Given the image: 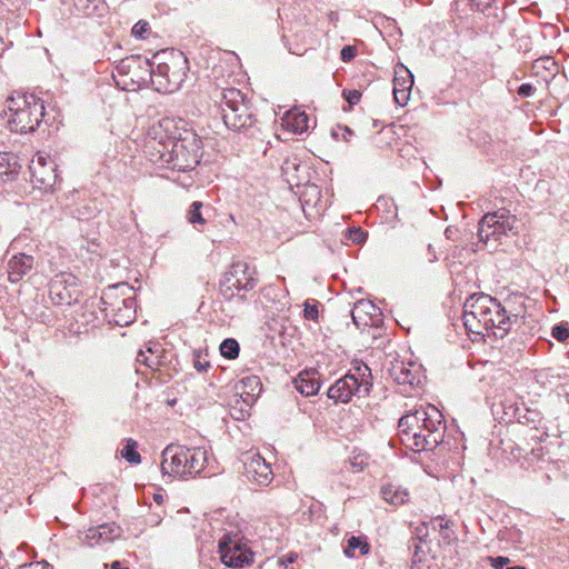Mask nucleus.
<instances>
[{
  "instance_id": "nucleus-1",
  "label": "nucleus",
  "mask_w": 569,
  "mask_h": 569,
  "mask_svg": "<svg viewBox=\"0 0 569 569\" xmlns=\"http://www.w3.org/2000/svg\"><path fill=\"white\" fill-rule=\"evenodd\" d=\"M156 137L149 142L157 151L152 159L160 167L187 172L196 169L202 157L201 139L192 131L178 127L174 119H162L153 128Z\"/></svg>"
},
{
  "instance_id": "nucleus-2",
  "label": "nucleus",
  "mask_w": 569,
  "mask_h": 569,
  "mask_svg": "<svg viewBox=\"0 0 569 569\" xmlns=\"http://www.w3.org/2000/svg\"><path fill=\"white\" fill-rule=\"evenodd\" d=\"M463 325L470 333L505 338L520 317L506 310L501 302L483 292L469 296L463 303Z\"/></svg>"
},
{
  "instance_id": "nucleus-3",
  "label": "nucleus",
  "mask_w": 569,
  "mask_h": 569,
  "mask_svg": "<svg viewBox=\"0 0 569 569\" xmlns=\"http://www.w3.org/2000/svg\"><path fill=\"white\" fill-rule=\"evenodd\" d=\"M401 442L409 449L432 451L443 442L446 422L433 405L421 406L403 415L398 422Z\"/></svg>"
},
{
  "instance_id": "nucleus-4",
  "label": "nucleus",
  "mask_w": 569,
  "mask_h": 569,
  "mask_svg": "<svg viewBox=\"0 0 569 569\" xmlns=\"http://www.w3.org/2000/svg\"><path fill=\"white\" fill-rule=\"evenodd\" d=\"M153 60V88L162 93H172L179 90L189 70V61L183 52L163 51L154 54Z\"/></svg>"
},
{
  "instance_id": "nucleus-5",
  "label": "nucleus",
  "mask_w": 569,
  "mask_h": 569,
  "mask_svg": "<svg viewBox=\"0 0 569 569\" xmlns=\"http://www.w3.org/2000/svg\"><path fill=\"white\" fill-rule=\"evenodd\" d=\"M10 130L18 133L34 131L44 117L43 102L32 93H17L8 100Z\"/></svg>"
},
{
  "instance_id": "nucleus-6",
  "label": "nucleus",
  "mask_w": 569,
  "mask_h": 569,
  "mask_svg": "<svg viewBox=\"0 0 569 569\" xmlns=\"http://www.w3.org/2000/svg\"><path fill=\"white\" fill-rule=\"evenodd\" d=\"M372 388L371 369L365 363H357L327 390V397L335 403H348L357 397H367Z\"/></svg>"
},
{
  "instance_id": "nucleus-7",
  "label": "nucleus",
  "mask_w": 569,
  "mask_h": 569,
  "mask_svg": "<svg viewBox=\"0 0 569 569\" xmlns=\"http://www.w3.org/2000/svg\"><path fill=\"white\" fill-rule=\"evenodd\" d=\"M131 288L127 283L109 287L101 297V308L109 323L126 327L136 319L137 302L132 296L124 297Z\"/></svg>"
},
{
  "instance_id": "nucleus-8",
  "label": "nucleus",
  "mask_w": 569,
  "mask_h": 569,
  "mask_svg": "<svg viewBox=\"0 0 569 569\" xmlns=\"http://www.w3.org/2000/svg\"><path fill=\"white\" fill-rule=\"evenodd\" d=\"M221 112L224 124L234 131L251 128L256 122L250 101L236 88L221 91Z\"/></svg>"
},
{
  "instance_id": "nucleus-9",
  "label": "nucleus",
  "mask_w": 569,
  "mask_h": 569,
  "mask_svg": "<svg viewBox=\"0 0 569 569\" xmlns=\"http://www.w3.org/2000/svg\"><path fill=\"white\" fill-rule=\"evenodd\" d=\"M116 70L118 76L113 78L124 90L134 91L149 83L153 86L154 60L140 54L129 56L119 61Z\"/></svg>"
},
{
  "instance_id": "nucleus-10",
  "label": "nucleus",
  "mask_w": 569,
  "mask_h": 569,
  "mask_svg": "<svg viewBox=\"0 0 569 569\" xmlns=\"http://www.w3.org/2000/svg\"><path fill=\"white\" fill-rule=\"evenodd\" d=\"M257 284V280L253 277L247 262L238 261L233 262L228 272H226L223 279L220 282L221 295L231 300L238 297L239 300L246 301V295H239L240 291H250Z\"/></svg>"
},
{
  "instance_id": "nucleus-11",
  "label": "nucleus",
  "mask_w": 569,
  "mask_h": 569,
  "mask_svg": "<svg viewBox=\"0 0 569 569\" xmlns=\"http://www.w3.org/2000/svg\"><path fill=\"white\" fill-rule=\"evenodd\" d=\"M517 222L516 216L510 214L508 210L500 209L488 212L479 222V240L487 243L491 238L498 241L501 236L515 234L517 232Z\"/></svg>"
},
{
  "instance_id": "nucleus-12",
  "label": "nucleus",
  "mask_w": 569,
  "mask_h": 569,
  "mask_svg": "<svg viewBox=\"0 0 569 569\" xmlns=\"http://www.w3.org/2000/svg\"><path fill=\"white\" fill-rule=\"evenodd\" d=\"M49 297L57 306L78 303L82 297L80 280L70 272L56 274L50 281Z\"/></svg>"
},
{
  "instance_id": "nucleus-13",
  "label": "nucleus",
  "mask_w": 569,
  "mask_h": 569,
  "mask_svg": "<svg viewBox=\"0 0 569 569\" xmlns=\"http://www.w3.org/2000/svg\"><path fill=\"white\" fill-rule=\"evenodd\" d=\"M219 553L221 561L230 568H242L252 560V552L243 549L239 533L226 532L220 538Z\"/></svg>"
},
{
  "instance_id": "nucleus-14",
  "label": "nucleus",
  "mask_w": 569,
  "mask_h": 569,
  "mask_svg": "<svg viewBox=\"0 0 569 569\" xmlns=\"http://www.w3.org/2000/svg\"><path fill=\"white\" fill-rule=\"evenodd\" d=\"M243 475L247 480L258 486H268L273 480L270 463L259 453L247 452L243 456Z\"/></svg>"
},
{
  "instance_id": "nucleus-15",
  "label": "nucleus",
  "mask_w": 569,
  "mask_h": 569,
  "mask_svg": "<svg viewBox=\"0 0 569 569\" xmlns=\"http://www.w3.org/2000/svg\"><path fill=\"white\" fill-rule=\"evenodd\" d=\"M188 448L179 445H169L162 451L161 471L163 475L186 476L183 460H187Z\"/></svg>"
},
{
  "instance_id": "nucleus-16",
  "label": "nucleus",
  "mask_w": 569,
  "mask_h": 569,
  "mask_svg": "<svg viewBox=\"0 0 569 569\" xmlns=\"http://www.w3.org/2000/svg\"><path fill=\"white\" fill-rule=\"evenodd\" d=\"M412 86L413 74L405 64L398 63L393 77V98L397 104L405 107L408 103Z\"/></svg>"
},
{
  "instance_id": "nucleus-17",
  "label": "nucleus",
  "mask_w": 569,
  "mask_h": 569,
  "mask_svg": "<svg viewBox=\"0 0 569 569\" xmlns=\"http://www.w3.org/2000/svg\"><path fill=\"white\" fill-rule=\"evenodd\" d=\"M281 174L286 182L292 187H299L308 182L307 166L298 157H288L281 164Z\"/></svg>"
},
{
  "instance_id": "nucleus-18",
  "label": "nucleus",
  "mask_w": 569,
  "mask_h": 569,
  "mask_svg": "<svg viewBox=\"0 0 569 569\" xmlns=\"http://www.w3.org/2000/svg\"><path fill=\"white\" fill-rule=\"evenodd\" d=\"M121 528L114 522L91 527L84 532L83 541L93 547L96 545L112 542L121 536Z\"/></svg>"
},
{
  "instance_id": "nucleus-19",
  "label": "nucleus",
  "mask_w": 569,
  "mask_h": 569,
  "mask_svg": "<svg viewBox=\"0 0 569 569\" xmlns=\"http://www.w3.org/2000/svg\"><path fill=\"white\" fill-rule=\"evenodd\" d=\"M389 376L400 386L413 387L420 383L418 367L403 361H395L388 369Z\"/></svg>"
},
{
  "instance_id": "nucleus-20",
  "label": "nucleus",
  "mask_w": 569,
  "mask_h": 569,
  "mask_svg": "<svg viewBox=\"0 0 569 569\" xmlns=\"http://www.w3.org/2000/svg\"><path fill=\"white\" fill-rule=\"evenodd\" d=\"M30 169H31L32 182L39 189H43L44 191L52 190L53 186L56 184V182L58 180L54 164L51 166L50 168H47L44 158L39 157L37 162L33 163L30 167Z\"/></svg>"
},
{
  "instance_id": "nucleus-21",
  "label": "nucleus",
  "mask_w": 569,
  "mask_h": 569,
  "mask_svg": "<svg viewBox=\"0 0 569 569\" xmlns=\"http://www.w3.org/2000/svg\"><path fill=\"white\" fill-rule=\"evenodd\" d=\"M295 388L305 397L317 395L320 389V377L316 369L303 370L293 380Z\"/></svg>"
},
{
  "instance_id": "nucleus-22",
  "label": "nucleus",
  "mask_w": 569,
  "mask_h": 569,
  "mask_svg": "<svg viewBox=\"0 0 569 569\" xmlns=\"http://www.w3.org/2000/svg\"><path fill=\"white\" fill-rule=\"evenodd\" d=\"M33 266V257L26 253H17L8 261V277L13 283L19 282Z\"/></svg>"
},
{
  "instance_id": "nucleus-23",
  "label": "nucleus",
  "mask_w": 569,
  "mask_h": 569,
  "mask_svg": "<svg viewBox=\"0 0 569 569\" xmlns=\"http://www.w3.org/2000/svg\"><path fill=\"white\" fill-rule=\"evenodd\" d=\"M162 348L159 343L149 342L146 350H139L136 362L151 370H157L162 365Z\"/></svg>"
},
{
  "instance_id": "nucleus-24",
  "label": "nucleus",
  "mask_w": 569,
  "mask_h": 569,
  "mask_svg": "<svg viewBox=\"0 0 569 569\" xmlns=\"http://www.w3.org/2000/svg\"><path fill=\"white\" fill-rule=\"evenodd\" d=\"M187 460H183L186 476L199 475L207 463V451L202 448H188Z\"/></svg>"
},
{
  "instance_id": "nucleus-25",
  "label": "nucleus",
  "mask_w": 569,
  "mask_h": 569,
  "mask_svg": "<svg viewBox=\"0 0 569 569\" xmlns=\"http://www.w3.org/2000/svg\"><path fill=\"white\" fill-rule=\"evenodd\" d=\"M378 308L369 300H358L352 310H351V317L353 320V323L357 327L360 326H367L368 319L373 318L377 315Z\"/></svg>"
},
{
  "instance_id": "nucleus-26",
  "label": "nucleus",
  "mask_w": 569,
  "mask_h": 569,
  "mask_svg": "<svg viewBox=\"0 0 569 569\" xmlns=\"http://www.w3.org/2000/svg\"><path fill=\"white\" fill-rule=\"evenodd\" d=\"M94 199H82L70 208L69 213L80 221H88L99 213Z\"/></svg>"
},
{
  "instance_id": "nucleus-27",
  "label": "nucleus",
  "mask_w": 569,
  "mask_h": 569,
  "mask_svg": "<svg viewBox=\"0 0 569 569\" xmlns=\"http://www.w3.org/2000/svg\"><path fill=\"white\" fill-rule=\"evenodd\" d=\"M381 497L390 505L400 506L408 500L409 493L406 489L398 486L386 485L381 488Z\"/></svg>"
},
{
  "instance_id": "nucleus-28",
  "label": "nucleus",
  "mask_w": 569,
  "mask_h": 569,
  "mask_svg": "<svg viewBox=\"0 0 569 569\" xmlns=\"http://www.w3.org/2000/svg\"><path fill=\"white\" fill-rule=\"evenodd\" d=\"M10 153H0V182L12 181L18 174L17 162Z\"/></svg>"
},
{
  "instance_id": "nucleus-29",
  "label": "nucleus",
  "mask_w": 569,
  "mask_h": 569,
  "mask_svg": "<svg viewBox=\"0 0 569 569\" xmlns=\"http://www.w3.org/2000/svg\"><path fill=\"white\" fill-rule=\"evenodd\" d=\"M359 550L361 556L367 555L370 551V546L367 541V538L363 536H351L347 540V546L345 548V555L349 558L356 557V550Z\"/></svg>"
},
{
  "instance_id": "nucleus-30",
  "label": "nucleus",
  "mask_w": 569,
  "mask_h": 569,
  "mask_svg": "<svg viewBox=\"0 0 569 569\" xmlns=\"http://www.w3.org/2000/svg\"><path fill=\"white\" fill-rule=\"evenodd\" d=\"M76 9L84 16H101L104 10L103 0H73Z\"/></svg>"
},
{
  "instance_id": "nucleus-31",
  "label": "nucleus",
  "mask_w": 569,
  "mask_h": 569,
  "mask_svg": "<svg viewBox=\"0 0 569 569\" xmlns=\"http://www.w3.org/2000/svg\"><path fill=\"white\" fill-rule=\"evenodd\" d=\"M309 117L306 112L290 111L287 116L288 126L296 133H302L309 129Z\"/></svg>"
},
{
  "instance_id": "nucleus-32",
  "label": "nucleus",
  "mask_w": 569,
  "mask_h": 569,
  "mask_svg": "<svg viewBox=\"0 0 569 569\" xmlns=\"http://www.w3.org/2000/svg\"><path fill=\"white\" fill-rule=\"evenodd\" d=\"M241 383L243 387V393L252 400L257 398L262 390V383L258 376H248L241 380Z\"/></svg>"
},
{
  "instance_id": "nucleus-33",
  "label": "nucleus",
  "mask_w": 569,
  "mask_h": 569,
  "mask_svg": "<svg viewBox=\"0 0 569 569\" xmlns=\"http://www.w3.org/2000/svg\"><path fill=\"white\" fill-rule=\"evenodd\" d=\"M203 207V203L201 201H193L188 211H187V220L189 223L196 226V224H200V226H204L206 224V219L203 218L202 216V212H201V209Z\"/></svg>"
},
{
  "instance_id": "nucleus-34",
  "label": "nucleus",
  "mask_w": 569,
  "mask_h": 569,
  "mask_svg": "<svg viewBox=\"0 0 569 569\" xmlns=\"http://www.w3.org/2000/svg\"><path fill=\"white\" fill-rule=\"evenodd\" d=\"M138 443L133 439H128L121 450V457L130 463H140L141 456L137 450Z\"/></svg>"
},
{
  "instance_id": "nucleus-35",
  "label": "nucleus",
  "mask_w": 569,
  "mask_h": 569,
  "mask_svg": "<svg viewBox=\"0 0 569 569\" xmlns=\"http://www.w3.org/2000/svg\"><path fill=\"white\" fill-rule=\"evenodd\" d=\"M240 347L236 339L227 338L220 345V352L227 359H236L239 356Z\"/></svg>"
},
{
  "instance_id": "nucleus-36",
  "label": "nucleus",
  "mask_w": 569,
  "mask_h": 569,
  "mask_svg": "<svg viewBox=\"0 0 569 569\" xmlns=\"http://www.w3.org/2000/svg\"><path fill=\"white\" fill-rule=\"evenodd\" d=\"M450 521L445 519L443 517H436L431 519L430 525L435 530H439L441 532L442 539L447 540L448 542L451 540V536L448 532V529L450 527Z\"/></svg>"
},
{
  "instance_id": "nucleus-37",
  "label": "nucleus",
  "mask_w": 569,
  "mask_h": 569,
  "mask_svg": "<svg viewBox=\"0 0 569 569\" xmlns=\"http://www.w3.org/2000/svg\"><path fill=\"white\" fill-rule=\"evenodd\" d=\"M368 457L359 453L349 460L350 470L355 473L362 471L368 466Z\"/></svg>"
},
{
  "instance_id": "nucleus-38",
  "label": "nucleus",
  "mask_w": 569,
  "mask_h": 569,
  "mask_svg": "<svg viewBox=\"0 0 569 569\" xmlns=\"http://www.w3.org/2000/svg\"><path fill=\"white\" fill-rule=\"evenodd\" d=\"M131 32H132V36L136 37L137 39H146L148 37V34L150 33L149 23L140 20L132 27Z\"/></svg>"
},
{
  "instance_id": "nucleus-39",
  "label": "nucleus",
  "mask_w": 569,
  "mask_h": 569,
  "mask_svg": "<svg viewBox=\"0 0 569 569\" xmlns=\"http://www.w3.org/2000/svg\"><path fill=\"white\" fill-rule=\"evenodd\" d=\"M551 336L556 340L563 342L569 338V328L562 323L556 325L552 327Z\"/></svg>"
},
{
  "instance_id": "nucleus-40",
  "label": "nucleus",
  "mask_w": 569,
  "mask_h": 569,
  "mask_svg": "<svg viewBox=\"0 0 569 569\" xmlns=\"http://www.w3.org/2000/svg\"><path fill=\"white\" fill-rule=\"evenodd\" d=\"M495 569H506L505 567L510 562L508 557H487L486 559Z\"/></svg>"
},
{
  "instance_id": "nucleus-41",
  "label": "nucleus",
  "mask_w": 569,
  "mask_h": 569,
  "mask_svg": "<svg viewBox=\"0 0 569 569\" xmlns=\"http://www.w3.org/2000/svg\"><path fill=\"white\" fill-rule=\"evenodd\" d=\"M303 316L308 320L317 321L318 320V316H319L318 306L317 305H310L309 302H306L305 303V309H303Z\"/></svg>"
},
{
  "instance_id": "nucleus-42",
  "label": "nucleus",
  "mask_w": 569,
  "mask_h": 569,
  "mask_svg": "<svg viewBox=\"0 0 569 569\" xmlns=\"http://www.w3.org/2000/svg\"><path fill=\"white\" fill-rule=\"evenodd\" d=\"M357 54V49L352 46H345L340 51V58L343 62L351 61Z\"/></svg>"
},
{
  "instance_id": "nucleus-43",
  "label": "nucleus",
  "mask_w": 569,
  "mask_h": 569,
  "mask_svg": "<svg viewBox=\"0 0 569 569\" xmlns=\"http://www.w3.org/2000/svg\"><path fill=\"white\" fill-rule=\"evenodd\" d=\"M342 94L350 106L357 104L361 99V93L358 90H343Z\"/></svg>"
},
{
  "instance_id": "nucleus-44",
  "label": "nucleus",
  "mask_w": 569,
  "mask_h": 569,
  "mask_svg": "<svg viewBox=\"0 0 569 569\" xmlns=\"http://www.w3.org/2000/svg\"><path fill=\"white\" fill-rule=\"evenodd\" d=\"M348 233L349 238L356 243H361L367 238V233L363 232L360 228L350 229Z\"/></svg>"
},
{
  "instance_id": "nucleus-45",
  "label": "nucleus",
  "mask_w": 569,
  "mask_h": 569,
  "mask_svg": "<svg viewBox=\"0 0 569 569\" xmlns=\"http://www.w3.org/2000/svg\"><path fill=\"white\" fill-rule=\"evenodd\" d=\"M210 363L206 359H201V356L199 353H194V360H193V367L199 372H206L209 368Z\"/></svg>"
},
{
  "instance_id": "nucleus-46",
  "label": "nucleus",
  "mask_w": 569,
  "mask_h": 569,
  "mask_svg": "<svg viewBox=\"0 0 569 569\" xmlns=\"http://www.w3.org/2000/svg\"><path fill=\"white\" fill-rule=\"evenodd\" d=\"M536 88L531 83H522L519 86L517 92L520 97L529 98L533 94Z\"/></svg>"
},
{
  "instance_id": "nucleus-47",
  "label": "nucleus",
  "mask_w": 569,
  "mask_h": 569,
  "mask_svg": "<svg viewBox=\"0 0 569 569\" xmlns=\"http://www.w3.org/2000/svg\"><path fill=\"white\" fill-rule=\"evenodd\" d=\"M477 10L485 12L489 9L495 0H469Z\"/></svg>"
},
{
  "instance_id": "nucleus-48",
  "label": "nucleus",
  "mask_w": 569,
  "mask_h": 569,
  "mask_svg": "<svg viewBox=\"0 0 569 569\" xmlns=\"http://www.w3.org/2000/svg\"><path fill=\"white\" fill-rule=\"evenodd\" d=\"M19 569H50V565L47 561H37L22 565Z\"/></svg>"
},
{
  "instance_id": "nucleus-49",
  "label": "nucleus",
  "mask_w": 569,
  "mask_h": 569,
  "mask_svg": "<svg viewBox=\"0 0 569 569\" xmlns=\"http://www.w3.org/2000/svg\"><path fill=\"white\" fill-rule=\"evenodd\" d=\"M417 538L420 542L425 541V538L428 536L427 525L423 522L420 527H417Z\"/></svg>"
},
{
  "instance_id": "nucleus-50",
  "label": "nucleus",
  "mask_w": 569,
  "mask_h": 569,
  "mask_svg": "<svg viewBox=\"0 0 569 569\" xmlns=\"http://www.w3.org/2000/svg\"><path fill=\"white\" fill-rule=\"evenodd\" d=\"M427 256H428V261L430 263H433L438 260L437 253L431 244H428V247H427Z\"/></svg>"
},
{
  "instance_id": "nucleus-51",
  "label": "nucleus",
  "mask_w": 569,
  "mask_h": 569,
  "mask_svg": "<svg viewBox=\"0 0 569 569\" xmlns=\"http://www.w3.org/2000/svg\"><path fill=\"white\" fill-rule=\"evenodd\" d=\"M110 569H129V568L123 567L120 561H113L110 566Z\"/></svg>"
},
{
  "instance_id": "nucleus-52",
  "label": "nucleus",
  "mask_w": 569,
  "mask_h": 569,
  "mask_svg": "<svg viewBox=\"0 0 569 569\" xmlns=\"http://www.w3.org/2000/svg\"><path fill=\"white\" fill-rule=\"evenodd\" d=\"M452 234H453V230L448 227L446 230H445V236L447 239H451L452 238Z\"/></svg>"
},
{
  "instance_id": "nucleus-53",
  "label": "nucleus",
  "mask_w": 569,
  "mask_h": 569,
  "mask_svg": "<svg viewBox=\"0 0 569 569\" xmlns=\"http://www.w3.org/2000/svg\"><path fill=\"white\" fill-rule=\"evenodd\" d=\"M296 558H297L296 555L290 553V555L287 556V561L288 562H293L296 560Z\"/></svg>"
},
{
  "instance_id": "nucleus-54",
  "label": "nucleus",
  "mask_w": 569,
  "mask_h": 569,
  "mask_svg": "<svg viewBox=\"0 0 569 569\" xmlns=\"http://www.w3.org/2000/svg\"><path fill=\"white\" fill-rule=\"evenodd\" d=\"M506 569H526L523 566L507 567Z\"/></svg>"
},
{
  "instance_id": "nucleus-55",
  "label": "nucleus",
  "mask_w": 569,
  "mask_h": 569,
  "mask_svg": "<svg viewBox=\"0 0 569 569\" xmlns=\"http://www.w3.org/2000/svg\"><path fill=\"white\" fill-rule=\"evenodd\" d=\"M154 500H156L158 503H160V502H161V500H162V497H161L160 495H158V496H156V497H154Z\"/></svg>"
},
{
  "instance_id": "nucleus-56",
  "label": "nucleus",
  "mask_w": 569,
  "mask_h": 569,
  "mask_svg": "<svg viewBox=\"0 0 569 569\" xmlns=\"http://www.w3.org/2000/svg\"><path fill=\"white\" fill-rule=\"evenodd\" d=\"M416 548V555L419 552L420 547L418 545L415 546Z\"/></svg>"
},
{
  "instance_id": "nucleus-57",
  "label": "nucleus",
  "mask_w": 569,
  "mask_h": 569,
  "mask_svg": "<svg viewBox=\"0 0 569 569\" xmlns=\"http://www.w3.org/2000/svg\"><path fill=\"white\" fill-rule=\"evenodd\" d=\"M383 201H386V200H385V199H382V198H379V199H378V203H381V202H383Z\"/></svg>"
}]
</instances>
